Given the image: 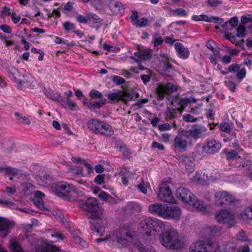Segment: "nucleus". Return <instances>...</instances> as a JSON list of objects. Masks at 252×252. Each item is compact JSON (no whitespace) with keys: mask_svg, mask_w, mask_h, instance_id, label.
I'll list each match as a JSON object with an SVG mask.
<instances>
[{"mask_svg":"<svg viewBox=\"0 0 252 252\" xmlns=\"http://www.w3.org/2000/svg\"><path fill=\"white\" fill-rule=\"evenodd\" d=\"M165 225L162 221L157 218L147 217L140 221L137 230L138 232L146 236H155L157 232L163 231Z\"/></svg>","mask_w":252,"mask_h":252,"instance_id":"nucleus-1","label":"nucleus"},{"mask_svg":"<svg viewBox=\"0 0 252 252\" xmlns=\"http://www.w3.org/2000/svg\"><path fill=\"white\" fill-rule=\"evenodd\" d=\"M190 252H222L220 246L212 239L207 237L191 244Z\"/></svg>","mask_w":252,"mask_h":252,"instance_id":"nucleus-2","label":"nucleus"},{"mask_svg":"<svg viewBox=\"0 0 252 252\" xmlns=\"http://www.w3.org/2000/svg\"><path fill=\"white\" fill-rule=\"evenodd\" d=\"M8 76L16 83L18 88L23 89L25 87H30L32 89L34 87L33 79L31 76L29 77L22 74L17 68L12 66L8 67Z\"/></svg>","mask_w":252,"mask_h":252,"instance_id":"nucleus-3","label":"nucleus"},{"mask_svg":"<svg viewBox=\"0 0 252 252\" xmlns=\"http://www.w3.org/2000/svg\"><path fill=\"white\" fill-rule=\"evenodd\" d=\"M191 144L192 140L186 131L178 134L174 140L175 148L181 152L186 151Z\"/></svg>","mask_w":252,"mask_h":252,"instance_id":"nucleus-4","label":"nucleus"},{"mask_svg":"<svg viewBox=\"0 0 252 252\" xmlns=\"http://www.w3.org/2000/svg\"><path fill=\"white\" fill-rule=\"evenodd\" d=\"M162 245L169 249H182L185 245L183 237H160Z\"/></svg>","mask_w":252,"mask_h":252,"instance_id":"nucleus-5","label":"nucleus"},{"mask_svg":"<svg viewBox=\"0 0 252 252\" xmlns=\"http://www.w3.org/2000/svg\"><path fill=\"white\" fill-rule=\"evenodd\" d=\"M169 185V183L167 182L162 183L159 186V190L157 195L160 200L172 203L174 198Z\"/></svg>","mask_w":252,"mask_h":252,"instance_id":"nucleus-6","label":"nucleus"},{"mask_svg":"<svg viewBox=\"0 0 252 252\" xmlns=\"http://www.w3.org/2000/svg\"><path fill=\"white\" fill-rule=\"evenodd\" d=\"M215 219L219 223H226L231 226L235 222L233 213L225 209L217 211L215 215Z\"/></svg>","mask_w":252,"mask_h":252,"instance_id":"nucleus-7","label":"nucleus"},{"mask_svg":"<svg viewBox=\"0 0 252 252\" xmlns=\"http://www.w3.org/2000/svg\"><path fill=\"white\" fill-rule=\"evenodd\" d=\"M54 190L57 195L59 196H68L70 191L77 192L75 186L72 184L59 183L54 187Z\"/></svg>","mask_w":252,"mask_h":252,"instance_id":"nucleus-8","label":"nucleus"},{"mask_svg":"<svg viewBox=\"0 0 252 252\" xmlns=\"http://www.w3.org/2000/svg\"><path fill=\"white\" fill-rule=\"evenodd\" d=\"M234 200V197L226 191H217L214 194L215 203L218 206L233 202Z\"/></svg>","mask_w":252,"mask_h":252,"instance_id":"nucleus-9","label":"nucleus"},{"mask_svg":"<svg viewBox=\"0 0 252 252\" xmlns=\"http://www.w3.org/2000/svg\"><path fill=\"white\" fill-rule=\"evenodd\" d=\"M35 252H61V249L52 242L47 243L40 241L35 246Z\"/></svg>","mask_w":252,"mask_h":252,"instance_id":"nucleus-10","label":"nucleus"},{"mask_svg":"<svg viewBox=\"0 0 252 252\" xmlns=\"http://www.w3.org/2000/svg\"><path fill=\"white\" fill-rule=\"evenodd\" d=\"M79 206L81 209L88 212H96L98 209L97 200L92 197L88 198L85 202H80Z\"/></svg>","mask_w":252,"mask_h":252,"instance_id":"nucleus-11","label":"nucleus"},{"mask_svg":"<svg viewBox=\"0 0 252 252\" xmlns=\"http://www.w3.org/2000/svg\"><path fill=\"white\" fill-rule=\"evenodd\" d=\"M176 197L185 203L189 204L194 198V195L187 189L180 187L176 190Z\"/></svg>","mask_w":252,"mask_h":252,"instance_id":"nucleus-12","label":"nucleus"},{"mask_svg":"<svg viewBox=\"0 0 252 252\" xmlns=\"http://www.w3.org/2000/svg\"><path fill=\"white\" fill-rule=\"evenodd\" d=\"M175 89L171 83H168L166 84H159L157 89L158 99L159 100H162L164 97L165 94L172 93Z\"/></svg>","mask_w":252,"mask_h":252,"instance_id":"nucleus-13","label":"nucleus"},{"mask_svg":"<svg viewBox=\"0 0 252 252\" xmlns=\"http://www.w3.org/2000/svg\"><path fill=\"white\" fill-rule=\"evenodd\" d=\"M182 212L181 209L176 206H166L164 219L179 220L181 218Z\"/></svg>","mask_w":252,"mask_h":252,"instance_id":"nucleus-14","label":"nucleus"},{"mask_svg":"<svg viewBox=\"0 0 252 252\" xmlns=\"http://www.w3.org/2000/svg\"><path fill=\"white\" fill-rule=\"evenodd\" d=\"M135 55L138 57V59L133 56H131L130 58L133 60L134 62L137 63L140 70H144L145 68L141 65L140 61L150 59L151 57V52L148 50H144L135 52Z\"/></svg>","mask_w":252,"mask_h":252,"instance_id":"nucleus-15","label":"nucleus"},{"mask_svg":"<svg viewBox=\"0 0 252 252\" xmlns=\"http://www.w3.org/2000/svg\"><path fill=\"white\" fill-rule=\"evenodd\" d=\"M221 147V145L220 141L211 140L203 146V150L207 154H214L218 152Z\"/></svg>","mask_w":252,"mask_h":252,"instance_id":"nucleus-16","label":"nucleus"},{"mask_svg":"<svg viewBox=\"0 0 252 252\" xmlns=\"http://www.w3.org/2000/svg\"><path fill=\"white\" fill-rule=\"evenodd\" d=\"M14 225L13 221L6 218L0 217V232L7 235L11 232Z\"/></svg>","mask_w":252,"mask_h":252,"instance_id":"nucleus-17","label":"nucleus"},{"mask_svg":"<svg viewBox=\"0 0 252 252\" xmlns=\"http://www.w3.org/2000/svg\"><path fill=\"white\" fill-rule=\"evenodd\" d=\"M166 206L160 203L152 204L149 206V211L151 214L164 219Z\"/></svg>","mask_w":252,"mask_h":252,"instance_id":"nucleus-18","label":"nucleus"},{"mask_svg":"<svg viewBox=\"0 0 252 252\" xmlns=\"http://www.w3.org/2000/svg\"><path fill=\"white\" fill-rule=\"evenodd\" d=\"M207 131V129L204 126H197L186 131L189 135L190 139L193 138L196 140L204 136Z\"/></svg>","mask_w":252,"mask_h":252,"instance_id":"nucleus-19","label":"nucleus"},{"mask_svg":"<svg viewBox=\"0 0 252 252\" xmlns=\"http://www.w3.org/2000/svg\"><path fill=\"white\" fill-rule=\"evenodd\" d=\"M133 25L138 27H143L148 25L149 21L146 18L143 17L139 19L137 12H133L131 16Z\"/></svg>","mask_w":252,"mask_h":252,"instance_id":"nucleus-20","label":"nucleus"},{"mask_svg":"<svg viewBox=\"0 0 252 252\" xmlns=\"http://www.w3.org/2000/svg\"><path fill=\"white\" fill-rule=\"evenodd\" d=\"M175 49L178 56L182 59H187L189 56V51L187 48L179 42L175 44Z\"/></svg>","mask_w":252,"mask_h":252,"instance_id":"nucleus-21","label":"nucleus"},{"mask_svg":"<svg viewBox=\"0 0 252 252\" xmlns=\"http://www.w3.org/2000/svg\"><path fill=\"white\" fill-rule=\"evenodd\" d=\"M34 197L33 199V201L34 205L41 210H47V208L45 206L42 200V198L45 196L44 194L40 191H36L34 192Z\"/></svg>","mask_w":252,"mask_h":252,"instance_id":"nucleus-22","label":"nucleus"},{"mask_svg":"<svg viewBox=\"0 0 252 252\" xmlns=\"http://www.w3.org/2000/svg\"><path fill=\"white\" fill-rule=\"evenodd\" d=\"M102 123L103 122L99 121L95 119H92L88 121L87 126L88 128L91 130L94 133H99Z\"/></svg>","mask_w":252,"mask_h":252,"instance_id":"nucleus-23","label":"nucleus"},{"mask_svg":"<svg viewBox=\"0 0 252 252\" xmlns=\"http://www.w3.org/2000/svg\"><path fill=\"white\" fill-rule=\"evenodd\" d=\"M190 178L192 182L199 184H204L207 182V177L205 176L204 170L196 172L194 176Z\"/></svg>","mask_w":252,"mask_h":252,"instance_id":"nucleus-24","label":"nucleus"},{"mask_svg":"<svg viewBox=\"0 0 252 252\" xmlns=\"http://www.w3.org/2000/svg\"><path fill=\"white\" fill-rule=\"evenodd\" d=\"M115 236H132L133 230L128 226H121L113 234Z\"/></svg>","mask_w":252,"mask_h":252,"instance_id":"nucleus-25","label":"nucleus"},{"mask_svg":"<svg viewBox=\"0 0 252 252\" xmlns=\"http://www.w3.org/2000/svg\"><path fill=\"white\" fill-rule=\"evenodd\" d=\"M97 196L101 200L110 204H116L118 203L116 199L103 191H100L97 195Z\"/></svg>","mask_w":252,"mask_h":252,"instance_id":"nucleus-26","label":"nucleus"},{"mask_svg":"<svg viewBox=\"0 0 252 252\" xmlns=\"http://www.w3.org/2000/svg\"><path fill=\"white\" fill-rule=\"evenodd\" d=\"M121 100L126 102L137 97V94L132 90H125L122 92Z\"/></svg>","mask_w":252,"mask_h":252,"instance_id":"nucleus-27","label":"nucleus"},{"mask_svg":"<svg viewBox=\"0 0 252 252\" xmlns=\"http://www.w3.org/2000/svg\"><path fill=\"white\" fill-rule=\"evenodd\" d=\"M108 6L111 11L115 14L121 13V10L123 9L122 3L114 0H110Z\"/></svg>","mask_w":252,"mask_h":252,"instance_id":"nucleus-28","label":"nucleus"},{"mask_svg":"<svg viewBox=\"0 0 252 252\" xmlns=\"http://www.w3.org/2000/svg\"><path fill=\"white\" fill-rule=\"evenodd\" d=\"M62 105L66 109L72 111H77L79 109V106L77 104L69 98H67L65 100H62Z\"/></svg>","mask_w":252,"mask_h":252,"instance_id":"nucleus-29","label":"nucleus"},{"mask_svg":"<svg viewBox=\"0 0 252 252\" xmlns=\"http://www.w3.org/2000/svg\"><path fill=\"white\" fill-rule=\"evenodd\" d=\"M192 20L195 21H203L207 22H218V19L215 17H209L207 15H194L192 17Z\"/></svg>","mask_w":252,"mask_h":252,"instance_id":"nucleus-30","label":"nucleus"},{"mask_svg":"<svg viewBox=\"0 0 252 252\" xmlns=\"http://www.w3.org/2000/svg\"><path fill=\"white\" fill-rule=\"evenodd\" d=\"M67 170L68 173L75 176L79 177L86 176L84 174L83 168L81 166H72L69 165L68 166Z\"/></svg>","mask_w":252,"mask_h":252,"instance_id":"nucleus-31","label":"nucleus"},{"mask_svg":"<svg viewBox=\"0 0 252 252\" xmlns=\"http://www.w3.org/2000/svg\"><path fill=\"white\" fill-rule=\"evenodd\" d=\"M9 248L11 252H25L18 242L13 238L9 241Z\"/></svg>","mask_w":252,"mask_h":252,"instance_id":"nucleus-32","label":"nucleus"},{"mask_svg":"<svg viewBox=\"0 0 252 252\" xmlns=\"http://www.w3.org/2000/svg\"><path fill=\"white\" fill-rule=\"evenodd\" d=\"M221 229V227L217 225L208 226L204 229V232L207 235L213 236L219 234Z\"/></svg>","mask_w":252,"mask_h":252,"instance_id":"nucleus-33","label":"nucleus"},{"mask_svg":"<svg viewBox=\"0 0 252 252\" xmlns=\"http://www.w3.org/2000/svg\"><path fill=\"white\" fill-rule=\"evenodd\" d=\"M183 160L184 162L186 170L189 173H191L194 170L195 166L194 162L192 158L184 157Z\"/></svg>","mask_w":252,"mask_h":252,"instance_id":"nucleus-34","label":"nucleus"},{"mask_svg":"<svg viewBox=\"0 0 252 252\" xmlns=\"http://www.w3.org/2000/svg\"><path fill=\"white\" fill-rule=\"evenodd\" d=\"M188 204L200 211H204L206 209L205 205L200 200L196 199L194 196V198H192V201Z\"/></svg>","mask_w":252,"mask_h":252,"instance_id":"nucleus-35","label":"nucleus"},{"mask_svg":"<svg viewBox=\"0 0 252 252\" xmlns=\"http://www.w3.org/2000/svg\"><path fill=\"white\" fill-rule=\"evenodd\" d=\"M22 189L23 191L24 194H31L33 193L34 194L35 187L30 183H24L21 185Z\"/></svg>","mask_w":252,"mask_h":252,"instance_id":"nucleus-36","label":"nucleus"},{"mask_svg":"<svg viewBox=\"0 0 252 252\" xmlns=\"http://www.w3.org/2000/svg\"><path fill=\"white\" fill-rule=\"evenodd\" d=\"M99 133L106 136H110L113 134V130L109 125L103 122Z\"/></svg>","mask_w":252,"mask_h":252,"instance_id":"nucleus-37","label":"nucleus"},{"mask_svg":"<svg viewBox=\"0 0 252 252\" xmlns=\"http://www.w3.org/2000/svg\"><path fill=\"white\" fill-rule=\"evenodd\" d=\"M204 171L205 176L207 177V182L215 181L220 177V175L217 171L212 172L210 170H204Z\"/></svg>","mask_w":252,"mask_h":252,"instance_id":"nucleus-38","label":"nucleus"},{"mask_svg":"<svg viewBox=\"0 0 252 252\" xmlns=\"http://www.w3.org/2000/svg\"><path fill=\"white\" fill-rule=\"evenodd\" d=\"M234 77H226L225 78V85L232 92H234L236 91L237 84L233 80Z\"/></svg>","mask_w":252,"mask_h":252,"instance_id":"nucleus-39","label":"nucleus"},{"mask_svg":"<svg viewBox=\"0 0 252 252\" xmlns=\"http://www.w3.org/2000/svg\"><path fill=\"white\" fill-rule=\"evenodd\" d=\"M126 209L130 211L139 212L141 211V207L136 202H130L127 205Z\"/></svg>","mask_w":252,"mask_h":252,"instance_id":"nucleus-40","label":"nucleus"},{"mask_svg":"<svg viewBox=\"0 0 252 252\" xmlns=\"http://www.w3.org/2000/svg\"><path fill=\"white\" fill-rule=\"evenodd\" d=\"M122 95V92L118 91L115 93H109L107 94V96L108 99H110V100L113 101H117L119 100H121Z\"/></svg>","mask_w":252,"mask_h":252,"instance_id":"nucleus-41","label":"nucleus"},{"mask_svg":"<svg viewBox=\"0 0 252 252\" xmlns=\"http://www.w3.org/2000/svg\"><path fill=\"white\" fill-rule=\"evenodd\" d=\"M241 217L244 220H252V208H246L241 214Z\"/></svg>","mask_w":252,"mask_h":252,"instance_id":"nucleus-42","label":"nucleus"},{"mask_svg":"<svg viewBox=\"0 0 252 252\" xmlns=\"http://www.w3.org/2000/svg\"><path fill=\"white\" fill-rule=\"evenodd\" d=\"M44 94L48 97L54 100H58L60 97L59 94L58 93H55L53 91L50 89L45 90L44 91Z\"/></svg>","mask_w":252,"mask_h":252,"instance_id":"nucleus-43","label":"nucleus"},{"mask_svg":"<svg viewBox=\"0 0 252 252\" xmlns=\"http://www.w3.org/2000/svg\"><path fill=\"white\" fill-rule=\"evenodd\" d=\"M62 26L63 30L66 32H72L75 29L74 24L70 21H66L62 23Z\"/></svg>","mask_w":252,"mask_h":252,"instance_id":"nucleus-44","label":"nucleus"},{"mask_svg":"<svg viewBox=\"0 0 252 252\" xmlns=\"http://www.w3.org/2000/svg\"><path fill=\"white\" fill-rule=\"evenodd\" d=\"M121 181L123 184L127 186L128 184V178L129 177L130 175V172L126 170H124L121 172Z\"/></svg>","mask_w":252,"mask_h":252,"instance_id":"nucleus-45","label":"nucleus"},{"mask_svg":"<svg viewBox=\"0 0 252 252\" xmlns=\"http://www.w3.org/2000/svg\"><path fill=\"white\" fill-rule=\"evenodd\" d=\"M14 115L19 123L27 125H29L31 124V121L29 119L25 117L21 116L18 112H15Z\"/></svg>","mask_w":252,"mask_h":252,"instance_id":"nucleus-46","label":"nucleus"},{"mask_svg":"<svg viewBox=\"0 0 252 252\" xmlns=\"http://www.w3.org/2000/svg\"><path fill=\"white\" fill-rule=\"evenodd\" d=\"M227 38L229 39L232 43L235 44L237 46H241L243 45L244 40H237L236 37L233 35L231 33H228L226 35Z\"/></svg>","mask_w":252,"mask_h":252,"instance_id":"nucleus-47","label":"nucleus"},{"mask_svg":"<svg viewBox=\"0 0 252 252\" xmlns=\"http://www.w3.org/2000/svg\"><path fill=\"white\" fill-rule=\"evenodd\" d=\"M86 16L88 19V21H92L94 23H98L101 21V19L95 14L92 12H88L86 14Z\"/></svg>","mask_w":252,"mask_h":252,"instance_id":"nucleus-48","label":"nucleus"},{"mask_svg":"<svg viewBox=\"0 0 252 252\" xmlns=\"http://www.w3.org/2000/svg\"><path fill=\"white\" fill-rule=\"evenodd\" d=\"M94 235L102 236L104 234V227L102 226H94L92 228Z\"/></svg>","mask_w":252,"mask_h":252,"instance_id":"nucleus-49","label":"nucleus"},{"mask_svg":"<svg viewBox=\"0 0 252 252\" xmlns=\"http://www.w3.org/2000/svg\"><path fill=\"white\" fill-rule=\"evenodd\" d=\"M237 72V77L238 80L237 84H238L242 80V79L245 78L246 75V70L244 67L242 68H240L239 70Z\"/></svg>","mask_w":252,"mask_h":252,"instance_id":"nucleus-50","label":"nucleus"},{"mask_svg":"<svg viewBox=\"0 0 252 252\" xmlns=\"http://www.w3.org/2000/svg\"><path fill=\"white\" fill-rule=\"evenodd\" d=\"M106 103V99H101L98 101H96L95 103L92 104V105L90 106V109H95L101 107L102 105L105 104Z\"/></svg>","mask_w":252,"mask_h":252,"instance_id":"nucleus-51","label":"nucleus"},{"mask_svg":"<svg viewBox=\"0 0 252 252\" xmlns=\"http://www.w3.org/2000/svg\"><path fill=\"white\" fill-rule=\"evenodd\" d=\"M134 245L137 247L141 252H155L151 250L146 249L141 244V242H135Z\"/></svg>","mask_w":252,"mask_h":252,"instance_id":"nucleus-52","label":"nucleus"},{"mask_svg":"<svg viewBox=\"0 0 252 252\" xmlns=\"http://www.w3.org/2000/svg\"><path fill=\"white\" fill-rule=\"evenodd\" d=\"M196 99L193 97H184L181 99V103L182 104L187 105L190 104V103H195V102H196Z\"/></svg>","mask_w":252,"mask_h":252,"instance_id":"nucleus-53","label":"nucleus"},{"mask_svg":"<svg viewBox=\"0 0 252 252\" xmlns=\"http://www.w3.org/2000/svg\"><path fill=\"white\" fill-rule=\"evenodd\" d=\"M90 96L92 99H97L101 98L102 94L98 91L95 90H92L90 92Z\"/></svg>","mask_w":252,"mask_h":252,"instance_id":"nucleus-54","label":"nucleus"},{"mask_svg":"<svg viewBox=\"0 0 252 252\" xmlns=\"http://www.w3.org/2000/svg\"><path fill=\"white\" fill-rule=\"evenodd\" d=\"M245 30V27L243 25H240L237 29V36L239 37H244Z\"/></svg>","mask_w":252,"mask_h":252,"instance_id":"nucleus-55","label":"nucleus"},{"mask_svg":"<svg viewBox=\"0 0 252 252\" xmlns=\"http://www.w3.org/2000/svg\"><path fill=\"white\" fill-rule=\"evenodd\" d=\"M75 18H76V21L80 23L86 24L88 22V19L87 17V16L85 17L81 14H77L75 16Z\"/></svg>","mask_w":252,"mask_h":252,"instance_id":"nucleus-56","label":"nucleus"},{"mask_svg":"<svg viewBox=\"0 0 252 252\" xmlns=\"http://www.w3.org/2000/svg\"><path fill=\"white\" fill-rule=\"evenodd\" d=\"M148 184L147 183L143 181L137 186V188L140 190V191L144 194H146Z\"/></svg>","mask_w":252,"mask_h":252,"instance_id":"nucleus-57","label":"nucleus"},{"mask_svg":"<svg viewBox=\"0 0 252 252\" xmlns=\"http://www.w3.org/2000/svg\"><path fill=\"white\" fill-rule=\"evenodd\" d=\"M73 238L75 243L78 244L83 247H87L88 246L87 243L81 237H73Z\"/></svg>","mask_w":252,"mask_h":252,"instance_id":"nucleus-58","label":"nucleus"},{"mask_svg":"<svg viewBox=\"0 0 252 252\" xmlns=\"http://www.w3.org/2000/svg\"><path fill=\"white\" fill-rule=\"evenodd\" d=\"M163 41V40L160 36H158L157 35H154L153 37V43L154 46L156 47L162 44Z\"/></svg>","mask_w":252,"mask_h":252,"instance_id":"nucleus-59","label":"nucleus"},{"mask_svg":"<svg viewBox=\"0 0 252 252\" xmlns=\"http://www.w3.org/2000/svg\"><path fill=\"white\" fill-rule=\"evenodd\" d=\"M183 120L187 122L193 123L196 121L197 119L194 118L192 115L189 114H184L183 116Z\"/></svg>","mask_w":252,"mask_h":252,"instance_id":"nucleus-60","label":"nucleus"},{"mask_svg":"<svg viewBox=\"0 0 252 252\" xmlns=\"http://www.w3.org/2000/svg\"><path fill=\"white\" fill-rule=\"evenodd\" d=\"M238 154L235 151H231L226 153V158L228 160H231L237 158Z\"/></svg>","mask_w":252,"mask_h":252,"instance_id":"nucleus-61","label":"nucleus"},{"mask_svg":"<svg viewBox=\"0 0 252 252\" xmlns=\"http://www.w3.org/2000/svg\"><path fill=\"white\" fill-rule=\"evenodd\" d=\"M0 204L3 207H7L9 208H14L15 204L11 201L0 199Z\"/></svg>","mask_w":252,"mask_h":252,"instance_id":"nucleus-62","label":"nucleus"},{"mask_svg":"<svg viewBox=\"0 0 252 252\" xmlns=\"http://www.w3.org/2000/svg\"><path fill=\"white\" fill-rule=\"evenodd\" d=\"M166 236H176L179 235L177 230L173 227H171L166 230Z\"/></svg>","mask_w":252,"mask_h":252,"instance_id":"nucleus-63","label":"nucleus"},{"mask_svg":"<svg viewBox=\"0 0 252 252\" xmlns=\"http://www.w3.org/2000/svg\"><path fill=\"white\" fill-rule=\"evenodd\" d=\"M220 129L221 131L225 132H229L230 131V125L227 123H223L220 125Z\"/></svg>","mask_w":252,"mask_h":252,"instance_id":"nucleus-64","label":"nucleus"}]
</instances>
